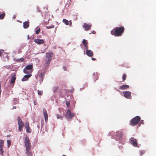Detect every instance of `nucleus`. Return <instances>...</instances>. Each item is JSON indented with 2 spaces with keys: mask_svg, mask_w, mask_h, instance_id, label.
I'll return each mask as SVG.
<instances>
[{
  "mask_svg": "<svg viewBox=\"0 0 156 156\" xmlns=\"http://www.w3.org/2000/svg\"><path fill=\"white\" fill-rule=\"evenodd\" d=\"M41 30L40 28H39L37 30L35 31V33L37 34H38L40 32Z\"/></svg>",
  "mask_w": 156,
  "mask_h": 156,
  "instance_id": "33",
  "label": "nucleus"
},
{
  "mask_svg": "<svg viewBox=\"0 0 156 156\" xmlns=\"http://www.w3.org/2000/svg\"><path fill=\"white\" fill-rule=\"evenodd\" d=\"M5 15V13L0 14V19L2 20L4 19Z\"/></svg>",
  "mask_w": 156,
  "mask_h": 156,
  "instance_id": "28",
  "label": "nucleus"
},
{
  "mask_svg": "<svg viewBox=\"0 0 156 156\" xmlns=\"http://www.w3.org/2000/svg\"><path fill=\"white\" fill-rule=\"evenodd\" d=\"M82 43L85 47V49H88V43L87 41L85 39H83L82 41Z\"/></svg>",
  "mask_w": 156,
  "mask_h": 156,
  "instance_id": "17",
  "label": "nucleus"
},
{
  "mask_svg": "<svg viewBox=\"0 0 156 156\" xmlns=\"http://www.w3.org/2000/svg\"><path fill=\"white\" fill-rule=\"evenodd\" d=\"M29 26V21H26L23 23V28L25 29L28 28Z\"/></svg>",
  "mask_w": 156,
  "mask_h": 156,
  "instance_id": "19",
  "label": "nucleus"
},
{
  "mask_svg": "<svg viewBox=\"0 0 156 156\" xmlns=\"http://www.w3.org/2000/svg\"><path fill=\"white\" fill-rule=\"evenodd\" d=\"M58 89V87L57 86H55L53 88V91L54 92L56 91Z\"/></svg>",
  "mask_w": 156,
  "mask_h": 156,
  "instance_id": "35",
  "label": "nucleus"
},
{
  "mask_svg": "<svg viewBox=\"0 0 156 156\" xmlns=\"http://www.w3.org/2000/svg\"><path fill=\"white\" fill-rule=\"evenodd\" d=\"M23 71V72L25 73H27V74L29 73H31L32 72V71H30V72L29 70H28L27 69L25 68L24 69Z\"/></svg>",
  "mask_w": 156,
  "mask_h": 156,
  "instance_id": "24",
  "label": "nucleus"
},
{
  "mask_svg": "<svg viewBox=\"0 0 156 156\" xmlns=\"http://www.w3.org/2000/svg\"><path fill=\"white\" fill-rule=\"evenodd\" d=\"M7 146L8 147H9L11 145V141L10 140H8L7 141Z\"/></svg>",
  "mask_w": 156,
  "mask_h": 156,
  "instance_id": "27",
  "label": "nucleus"
},
{
  "mask_svg": "<svg viewBox=\"0 0 156 156\" xmlns=\"http://www.w3.org/2000/svg\"><path fill=\"white\" fill-rule=\"evenodd\" d=\"M74 116V114L71 112L69 110H68L65 114V116L68 119H72Z\"/></svg>",
  "mask_w": 156,
  "mask_h": 156,
  "instance_id": "6",
  "label": "nucleus"
},
{
  "mask_svg": "<svg viewBox=\"0 0 156 156\" xmlns=\"http://www.w3.org/2000/svg\"><path fill=\"white\" fill-rule=\"evenodd\" d=\"M99 76V74L96 72L94 73L93 74V78L94 82H95L96 80H98Z\"/></svg>",
  "mask_w": 156,
  "mask_h": 156,
  "instance_id": "13",
  "label": "nucleus"
},
{
  "mask_svg": "<svg viewBox=\"0 0 156 156\" xmlns=\"http://www.w3.org/2000/svg\"><path fill=\"white\" fill-rule=\"evenodd\" d=\"M38 94L39 95H41L43 94V91H40L39 90H38Z\"/></svg>",
  "mask_w": 156,
  "mask_h": 156,
  "instance_id": "34",
  "label": "nucleus"
},
{
  "mask_svg": "<svg viewBox=\"0 0 156 156\" xmlns=\"http://www.w3.org/2000/svg\"><path fill=\"white\" fill-rule=\"evenodd\" d=\"M95 33H96V32L94 31H93L92 32V33L94 34H95Z\"/></svg>",
  "mask_w": 156,
  "mask_h": 156,
  "instance_id": "44",
  "label": "nucleus"
},
{
  "mask_svg": "<svg viewBox=\"0 0 156 156\" xmlns=\"http://www.w3.org/2000/svg\"><path fill=\"white\" fill-rule=\"evenodd\" d=\"M53 53L52 52L46 53L45 62V64L46 66H48L49 65L53 56Z\"/></svg>",
  "mask_w": 156,
  "mask_h": 156,
  "instance_id": "2",
  "label": "nucleus"
},
{
  "mask_svg": "<svg viewBox=\"0 0 156 156\" xmlns=\"http://www.w3.org/2000/svg\"><path fill=\"white\" fill-rule=\"evenodd\" d=\"M3 153L4 151L3 150V148H0V154H1L2 155H3Z\"/></svg>",
  "mask_w": 156,
  "mask_h": 156,
  "instance_id": "32",
  "label": "nucleus"
},
{
  "mask_svg": "<svg viewBox=\"0 0 156 156\" xmlns=\"http://www.w3.org/2000/svg\"><path fill=\"white\" fill-rule=\"evenodd\" d=\"M3 51H4L3 50H2V49L0 50V56L2 55V54L3 53Z\"/></svg>",
  "mask_w": 156,
  "mask_h": 156,
  "instance_id": "38",
  "label": "nucleus"
},
{
  "mask_svg": "<svg viewBox=\"0 0 156 156\" xmlns=\"http://www.w3.org/2000/svg\"><path fill=\"white\" fill-rule=\"evenodd\" d=\"M57 118V119H62V116L60 115H56Z\"/></svg>",
  "mask_w": 156,
  "mask_h": 156,
  "instance_id": "29",
  "label": "nucleus"
},
{
  "mask_svg": "<svg viewBox=\"0 0 156 156\" xmlns=\"http://www.w3.org/2000/svg\"><path fill=\"white\" fill-rule=\"evenodd\" d=\"M66 104L67 107H68L70 105V102L69 101H67L66 102Z\"/></svg>",
  "mask_w": 156,
  "mask_h": 156,
  "instance_id": "39",
  "label": "nucleus"
},
{
  "mask_svg": "<svg viewBox=\"0 0 156 156\" xmlns=\"http://www.w3.org/2000/svg\"><path fill=\"white\" fill-rule=\"evenodd\" d=\"M24 126L26 129L27 133H31V130L29 126V123L27 121L25 122Z\"/></svg>",
  "mask_w": 156,
  "mask_h": 156,
  "instance_id": "8",
  "label": "nucleus"
},
{
  "mask_svg": "<svg viewBox=\"0 0 156 156\" xmlns=\"http://www.w3.org/2000/svg\"><path fill=\"white\" fill-rule=\"evenodd\" d=\"M4 141L2 140H0V148H3Z\"/></svg>",
  "mask_w": 156,
  "mask_h": 156,
  "instance_id": "22",
  "label": "nucleus"
},
{
  "mask_svg": "<svg viewBox=\"0 0 156 156\" xmlns=\"http://www.w3.org/2000/svg\"><path fill=\"white\" fill-rule=\"evenodd\" d=\"M86 54L89 57H92L93 55V53L90 50L87 49L86 51Z\"/></svg>",
  "mask_w": 156,
  "mask_h": 156,
  "instance_id": "16",
  "label": "nucleus"
},
{
  "mask_svg": "<svg viewBox=\"0 0 156 156\" xmlns=\"http://www.w3.org/2000/svg\"><path fill=\"white\" fill-rule=\"evenodd\" d=\"M63 69H64V70H66V67H63Z\"/></svg>",
  "mask_w": 156,
  "mask_h": 156,
  "instance_id": "43",
  "label": "nucleus"
},
{
  "mask_svg": "<svg viewBox=\"0 0 156 156\" xmlns=\"http://www.w3.org/2000/svg\"><path fill=\"white\" fill-rule=\"evenodd\" d=\"M145 153V151H140V156L142 155Z\"/></svg>",
  "mask_w": 156,
  "mask_h": 156,
  "instance_id": "37",
  "label": "nucleus"
},
{
  "mask_svg": "<svg viewBox=\"0 0 156 156\" xmlns=\"http://www.w3.org/2000/svg\"><path fill=\"white\" fill-rule=\"evenodd\" d=\"M31 74H27L25 75L23 77L22 79V81H24L27 80L29 78H30L31 76Z\"/></svg>",
  "mask_w": 156,
  "mask_h": 156,
  "instance_id": "18",
  "label": "nucleus"
},
{
  "mask_svg": "<svg viewBox=\"0 0 156 156\" xmlns=\"http://www.w3.org/2000/svg\"><path fill=\"white\" fill-rule=\"evenodd\" d=\"M62 22L66 25H69V22L68 20L66 19H63L62 20Z\"/></svg>",
  "mask_w": 156,
  "mask_h": 156,
  "instance_id": "26",
  "label": "nucleus"
},
{
  "mask_svg": "<svg viewBox=\"0 0 156 156\" xmlns=\"http://www.w3.org/2000/svg\"><path fill=\"white\" fill-rule=\"evenodd\" d=\"M44 117V118L45 121L46 122H47L48 118L47 112L45 109H44L43 111Z\"/></svg>",
  "mask_w": 156,
  "mask_h": 156,
  "instance_id": "12",
  "label": "nucleus"
},
{
  "mask_svg": "<svg viewBox=\"0 0 156 156\" xmlns=\"http://www.w3.org/2000/svg\"><path fill=\"white\" fill-rule=\"evenodd\" d=\"M24 60V59L23 58H20L18 59L17 60V61L19 62H23Z\"/></svg>",
  "mask_w": 156,
  "mask_h": 156,
  "instance_id": "31",
  "label": "nucleus"
},
{
  "mask_svg": "<svg viewBox=\"0 0 156 156\" xmlns=\"http://www.w3.org/2000/svg\"><path fill=\"white\" fill-rule=\"evenodd\" d=\"M24 143L26 147V151L30 150L31 149V144L28 137H26L25 138Z\"/></svg>",
  "mask_w": 156,
  "mask_h": 156,
  "instance_id": "4",
  "label": "nucleus"
},
{
  "mask_svg": "<svg viewBox=\"0 0 156 156\" xmlns=\"http://www.w3.org/2000/svg\"><path fill=\"white\" fill-rule=\"evenodd\" d=\"M34 41L36 43L39 44H43L44 43V41L43 40L40 39H35L34 40Z\"/></svg>",
  "mask_w": 156,
  "mask_h": 156,
  "instance_id": "15",
  "label": "nucleus"
},
{
  "mask_svg": "<svg viewBox=\"0 0 156 156\" xmlns=\"http://www.w3.org/2000/svg\"><path fill=\"white\" fill-rule=\"evenodd\" d=\"M62 156H66V155H62Z\"/></svg>",
  "mask_w": 156,
  "mask_h": 156,
  "instance_id": "46",
  "label": "nucleus"
},
{
  "mask_svg": "<svg viewBox=\"0 0 156 156\" xmlns=\"http://www.w3.org/2000/svg\"><path fill=\"white\" fill-rule=\"evenodd\" d=\"M129 141L130 144L134 147H137V140L136 139L133 137H131L129 139Z\"/></svg>",
  "mask_w": 156,
  "mask_h": 156,
  "instance_id": "7",
  "label": "nucleus"
},
{
  "mask_svg": "<svg viewBox=\"0 0 156 156\" xmlns=\"http://www.w3.org/2000/svg\"><path fill=\"white\" fill-rule=\"evenodd\" d=\"M46 28L47 29H50V28H53L54 27V25H52L50 26H47L46 27Z\"/></svg>",
  "mask_w": 156,
  "mask_h": 156,
  "instance_id": "36",
  "label": "nucleus"
},
{
  "mask_svg": "<svg viewBox=\"0 0 156 156\" xmlns=\"http://www.w3.org/2000/svg\"><path fill=\"white\" fill-rule=\"evenodd\" d=\"M124 96L126 98H131V92L129 91H126L123 92Z\"/></svg>",
  "mask_w": 156,
  "mask_h": 156,
  "instance_id": "9",
  "label": "nucleus"
},
{
  "mask_svg": "<svg viewBox=\"0 0 156 156\" xmlns=\"http://www.w3.org/2000/svg\"><path fill=\"white\" fill-rule=\"evenodd\" d=\"M126 75L125 74H124L122 76V81H124L126 80Z\"/></svg>",
  "mask_w": 156,
  "mask_h": 156,
  "instance_id": "30",
  "label": "nucleus"
},
{
  "mask_svg": "<svg viewBox=\"0 0 156 156\" xmlns=\"http://www.w3.org/2000/svg\"><path fill=\"white\" fill-rule=\"evenodd\" d=\"M140 117L138 116H137L133 118L130 122V125L132 126L136 125L138 122L140 121Z\"/></svg>",
  "mask_w": 156,
  "mask_h": 156,
  "instance_id": "3",
  "label": "nucleus"
},
{
  "mask_svg": "<svg viewBox=\"0 0 156 156\" xmlns=\"http://www.w3.org/2000/svg\"><path fill=\"white\" fill-rule=\"evenodd\" d=\"M17 119L18 125L19 130L20 131H21L23 130V127L24 126V124L20 117H18Z\"/></svg>",
  "mask_w": 156,
  "mask_h": 156,
  "instance_id": "5",
  "label": "nucleus"
},
{
  "mask_svg": "<svg viewBox=\"0 0 156 156\" xmlns=\"http://www.w3.org/2000/svg\"><path fill=\"white\" fill-rule=\"evenodd\" d=\"M116 138L119 140H121L122 139V134L121 131H118L117 133Z\"/></svg>",
  "mask_w": 156,
  "mask_h": 156,
  "instance_id": "11",
  "label": "nucleus"
},
{
  "mask_svg": "<svg viewBox=\"0 0 156 156\" xmlns=\"http://www.w3.org/2000/svg\"><path fill=\"white\" fill-rule=\"evenodd\" d=\"M69 26H72V22H71V20H70L69 21Z\"/></svg>",
  "mask_w": 156,
  "mask_h": 156,
  "instance_id": "40",
  "label": "nucleus"
},
{
  "mask_svg": "<svg viewBox=\"0 0 156 156\" xmlns=\"http://www.w3.org/2000/svg\"><path fill=\"white\" fill-rule=\"evenodd\" d=\"M36 76V78L37 79V76Z\"/></svg>",
  "mask_w": 156,
  "mask_h": 156,
  "instance_id": "45",
  "label": "nucleus"
},
{
  "mask_svg": "<svg viewBox=\"0 0 156 156\" xmlns=\"http://www.w3.org/2000/svg\"><path fill=\"white\" fill-rule=\"evenodd\" d=\"M129 86L127 85H123L119 87V89L121 90H124L129 88Z\"/></svg>",
  "mask_w": 156,
  "mask_h": 156,
  "instance_id": "20",
  "label": "nucleus"
},
{
  "mask_svg": "<svg viewBox=\"0 0 156 156\" xmlns=\"http://www.w3.org/2000/svg\"><path fill=\"white\" fill-rule=\"evenodd\" d=\"M44 75V74L42 73H41L39 76V77L40 78V81L41 82H42L43 80Z\"/></svg>",
  "mask_w": 156,
  "mask_h": 156,
  "instance_id": "23",
  "label": "nucleus"
},
{
  "mask_svg": "<svg viewBox=\"0 0 156 156\" xmlns=\"http://www.w3.org/2000/svg\"><path fill=\"white\" fill-rule=\"evenodd\" d=\"M140 123H141V124H144V120H141V121H140Z\"/></svg>",
  "mask_w": 156,
  "mask_h": 156,
  "instance_id": "41",
  "label": "nucleus"
},
{
  "mask_svg": "<svg viewBox=\"0 0 156 156\" xmlns=\"http://www.w3.org/2000/svg\"><path fill=\"white\" fill-rule=\"evenodd\" d=\"M26 151V153L27 154L28 156H32V152L30 151V150Z\"/></svg>",
  "mask_w": 156,
  "mask_h": 156,
  "instance_id": "25",
  "label": "nucleus"
},
{
  "mask_svg": "<svg viewBox=\"0 0 156 156\" xmlns=\"http://www.w3.org/2000/svg\"><path fill=\"white\" fill-rule=\"evenodd\" d=\"M91 59L93 60H94V61L95 60H96V58H92Z\"/></svg>",
  "mask_w": 156,
  "mask_h": 156,
  "instance_id": "42",
  "label": "nucleus"
},
{
  "mask_svg": "<svg viewBox=\"0 0 156 156\" xmlns=\"http://www.w3.org/2000/svg\"><path fill=\"white\" fill-rule=\"evenodd\" d=\"M124 31L123 26L116 27L111 31V34L115 36L120 37L122 35Z\"/></svg>",
  "mask_w": 156,
  "mask_h": 156,
  "instance_id": "1",
  "label": "nucleus"
},
{
  "mask_svg": "<svg viewBox=\"0 0 156 156\" xmlns=\"http://www.w3.org/2000/svg\"><path fill=\"white\" fill-rule=\"evenodd\" d=\"M16 74L15 73H13L12 74V76H11V81L10 82V83L11 84L13 83L16 79Z\"/></svg>",
  "mask_w": 156,
  "mask_h": 156,
  "instance_id": "14",
  "label": "nucleus"
},
{
  "mask_svg": "<svg viewBox=\"0 0 156 156\" xmlns=\"http://www.w3.org/2000/svg\"><path fill=\"white\" fill-rule=\"evenodd\" d=\"M33 66L32 65H29L26 66L24 68L27 69L28 70H30L33 69Z\"/></svg>",
  "mask_w": 156,
  "mask_h": 156,
  "instance_id": "21",
  "label": "nucleus"
},
{
  "mask_svg": "<svg viewBox=\"0 0 156 156\" xmlns=\"http://www.w3.org/2000/svg\"><path fill=\"white\" fill-rule=\"evenodd\" d=\"M91 26V25L90 24H87L86 23H84L83 27L87 31L90 30Z\"/></svg>",
  "mask_w": 156,
  "mask_h": 156,
  "instance_id": "10",
  "label": "nucleus"
}]
</instances>
